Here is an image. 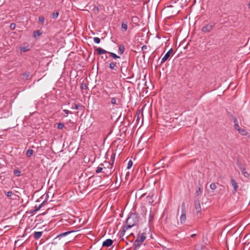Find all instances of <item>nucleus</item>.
Returning <instances> with one entry per match:
<instances>
[{"label": "nucleus", "mask_w": 250, "mask_h": 250, "mask_svg": "<svg viewBox=\"0 0 250 250\" xmlns=\"http://www.w3.org/2000/svg\"><path fill=\"white\" fill-rule=\"evenodd\" d=\"M234 125L238 124L237 119L235 118L234 120Z\"/></svg>", "instance_id": "36"}, {"label": "nucleus", "mask_w": 250, "mask_h": 250, "mask_svg": "<svg viewBox=\"0 0 250 250\" xmlns=\"http://www.w3.org/2000/svg\"><path fill=\"white\" fill-rule=\"evenodd\" d=\"M44 21V17L43 16H40L39 17V22L43 23Z\"/></svg>", "instance_id": "21"}, {"label": "nucleus", "mask_w": 250, "mask_h": 250, "mask_svg": "<svg viewBox=\"0 0 250 250\" xmlns=\"http://www.w3.org/2000/svg\"><path fill=\"white\" fill-rule=\"evenodd\" d=\"M29 76V74L26 73L23 74V77L25 79H27Z\"/></svg>", "instance_id": "33"}, {"label": "nucleus", "mask_w": 250, "mask_h": 250, "mask_svg": "<svg viewBox=\"0 0 250 250\" xmlns=\"http://www.w3.org/2000/svg\"><path fill=\"white\" fill-rule=\"evenodd\" d=\"M146 238V237L145 236V233L139 234L138 235L136 240L134 242V247L136 248L139 247L141 245L142 243L145 241Z\"/></svg>", "instance_id": "1"}, {"label": "nucleus", "mask_w": 250, "mask_h": 250, "mask_svg": "<svg viewBox=\"0 0 250 250\" xmlns=\"http://www.w3.org/2000/svg\"><path fill=\"white\" fill-rule=\"evenodd\" d=\"M57 127L58 129H62L64 127V125L62 123H59L58 124Z\"/></svg>", "instance_id": "22"}, {"label": "nucleus", "mask_w": 250, "mask_h": 250, "mask_svg": "<svg viewBox=\"0 0 250 250\" xmlns=\"http://www.w3.org/2000/svg\"><path fill=\"white\" fill-rule=\"evenodd\" d=\"M238 132L242 135H246L247 134V131L245 128H240Z\"/></svg>", "instance_id": "15"}, {"label": "nucleus", "mask_w": 250, "mask_h": 250, "mask_svg": "<svg viewBox=\"0 0 250 250\" xmlns=\"http://www.w3.org/2000/svg\"><path fill=\"white\" fill-rule=\"evenodd\" d=\"M132 165H133V162H132V161H131V160L129 161V162H128V164H127V169L130 168L132 166Z\"/></svg>", "instance_id": "20"}, {"label": "nucleus", "mask_w": 250, "mask_h": 250, "mask_svg": "<svg viewBox=\"0 0 250 250\" xmlns=\"http://www.w3.org/2000/svg\"><path fill=\"white\" fill-rule=\"evenodd\" d=\"M15 27H16V24L14 23H12L10 25V28L12 29H14L15 28Z\"/></svg>", "instance_id": "31"}, {"label": "nucleus", "mask_w": 250, "mask_h": 250, "mask_svg": "<svg viewBox=\"0 0 250 250\" xmlns=\"http://www.w3.org/2000/svg\"><path fill=\"white\" fill-rule=\"evenodd\" d=\"M34 34H37L38 35H40V32L39 31H35L34 32Z\"/></svg>", "instance_id": "35"}, {"label": "nucleus", "mask_w": 250, "mask_h": 250, "mask_svg": "<svg viewBox=\"0 0 250 250\" xmlns=\"http://www.w3.org/2000/svg\"><path fill=\"white\" fill-rule=\"evenodd\" d=\"M5 194L8 197H13L12 199L13 200H17L18 198H19V197L18 195L14 194L11 191H9L8 192H5Z\"/></svg>", "instance_id": "8"}, {"label": "nucleus", "mask_w": 250, "mask_h": 250, "mask_svg": "<svg viewBox=\"0 0 250 250\" xmlns=\"http://www.w3.org/2000/svg\"><path fill=\"white\" fill-rule=\"evenodd\" d=\"M103 169V167H98L97 170H96V172L97 173H100V172H102Z\"/></svg>", "instance_id": "23"}, {"label": "nucleus", "mask_w": 250, "mask_h": 250, "mask_svg": "<svg viewBox=\"0 0 250 250\" xmlns=\"http://www.w3.org/2000/svg\"><path fill=\"white\" fill-rule=\"evenodd\" d=\"M76 109H78V105H76V107H75Z\"/></svg>", "instance_id": "41"}, {"label": "nucleus", "mask_w": 250, "mask_h": 250, "mask_svg": "<svg viewBox=\"0 0 250 250\" xmlns=\"http://www.w3.org/2000/svg\"><path fill=\"white\" fill-rule=\"evenodd\" d=\"M248 6H249V8H250V1L249 2V3L248 4Z\"/></svg>", "instance_id": "40"}, {"label": "nucleus", "mask_w": 250, "mask_h": 250, "mask_svg": "<svg viewBox=\"0 0 250 250\" xmlns=\"http://www.w3.org/2000/svg\"><path fill=\"white\" fill-rule=\"evenodd\" d=\"M117 64H119V63H117L116 62H111L109 63V67L111 69L116 70V68L117 67Z\"/></svg>", "instance_id": "11"}, {"label": "nucleus", "mask_w": 250, "mask_h": 250, "mask_svg": "<svg viewBox=\"0 0 250 250\" xmlns=\"http://www.w3.org/2000/svg\"><path fill=\"white\" fill-rule=\"evenodd\" d=\"M202 193V189L201 188H199L198 190H197L196 192V193L197 195H199Z\"/></svg>", "instance_id": "28"}, {"label": "nucleus", "mask_w": 250, "mask_h": 250, "mask_svg": "<svg viewBox=\"0 0 250 250\" xmlns=\"http://www.w3.org/2000/svg\"><path fill=\"white\" fill-rule=\"evenodd\" d=\"M240 127L238 125V124L234 125V129L238 131L240 129Z\"/></svg>", "instance_id": "27"}, {"label": "nucleus", "mask_w": 250, "mask_h": 250, "mask_svg": "<svg viewBox=\"0 0 250 250\" xmlns=\"http://www.w3.org/2000/svg\"><path fill=\"white\" fill-rule=\"evenodd\" d=\"M209 187H210V188L212 190H214L216 189L217 188V185H216V184H215V183H211Z\"/></svg>", "instance_id": "18"}, {"label": "nucleus", "mask_w": 250, "mask_h": 250, "mask_svg": "<svg viewBox=\"0 0 250 250\" xmlns=\"http://www.w3.org/2000/svg\"><path fill=\"white\" fill-rule=\"evenodd\" d=\"M145 48H146V46H145V45H144V46H143L142 47V49H143V48H144V49H145Z\"/></svg>", "instance_id": "38"}, {"label": "nucleus", "mask_w": 250, "mask_h": 250, "mask_svg": "<svg viewBox=\"0 0 250 250\" xmlns=\"http://www.w3.org/2000/svg\"><path fill=\"white\" fill-rule=\"evenodd\" d=\"M230 183L231 186L233 187V190L232 191V193L233 194H235L236 192L238 191L239 188V186L236 182V180L231 177L230 180Z\"/></svg>", "instance_id": "2"}, {"label": "nucleus", "mask_w": 250, "mask_h": 250, "mask_svg": "<svg viewBox=\"0 0 250 250\" xmlns=\"http://www.w3.org/2000/svg\"><path fill=\"white\" fill-rule=\"evenodd\" d=\"M238 167L244 177L246 178H249L250 174L247 171L246 169L242 166V165L240 164L238 165Z\"/></svg>", "instance_id": "6"}, {"label": "nucleus", "mask_w": 250, "mask_h": 250, "mask_svg": "<svg viewBox=\"0 0 250 250\" xmlns=\"http://www.w3.org/2000/svg\"><path fill=\"white\" fill-rule=\"evenodd\" d=\"M195 208L197 213H200L201 212V206L199 201H196L195 202Z\"/></svg>", "instance_id": "9"}, {"label": "nucleus", "mask_w": 250, "mask_h": 250, "mask_svg": "<svg viewBox=\"0 0 250 250\" xmlns=\"http://www.w3.org/2000/svg\"><path fill=\"white\" fill-rule=\"evenodd\" d=\"M125 50V47L123 45H120L119 46V53L120 54H123Z\"/></svg>", "instance_id": "16"}, {"label": "nucleus", "mask_w": 250, "mask_h": 250, "mask_svg": "<svg viewBox=\"0 0 250 250\" xmlns=\"http://www.w3.org/2000/svg\"><path fill=\"white\" fill-rule=\"evenodd\" d=\"M113 243V241L111 239H106L103 243V247H109L112 245Z\"/></svg>", "instance_id": "10"}, {"label": "nucleus", "mask_w": 250, "mask_h": 250, "mask_svg": "<svg viewBox=\"0 0 250 250\" xmlns=\"http://www.w3.org/2000/svg\"><path fill=\"white\" fill-rule=\"evenodd\" d=\"M172 52V49H170L166 54L163 57L161 60V63H164L165 62H166L170 57L171 54Z\"/></svg>", "instance_id": "7"}, {"label": "nucleus", "mask_w": 250, "mask_h": 250, "mask_svg": "<svg viewBox=\"0 0 250 250\" xmlns=\"http://www.w3.org/2000/svg\"><path fill=\"white\" fill-rule=\"evenodd\" d=\"M63 111L67 114H68L70 112L67 109L63 110Z\"/></svg>", "instance_id": "34"}, {"label": "nucleus", "mask_w": 250, "mask_h": 250, "mask_svg": "<svg viewBox=\"0 0 250 250\" xmlns=\"http://www.w3.org/2000/svg\"><path fill=\"white\" fill-rule=\"evenodd\" d=\"M96 50H97V53L99 55L105 54V53L108 52H107L106 51H105V50L103 49V48H102L101 47H99V48H97Z\"/></svg>", "instance_id": "12"}, {"label": "nucleus", "mask_w": 250, "mask_h": 250, "mask_svg": "<svg viewBox=\"0 0 250 250\" xmlns=\"http://www.w3.org/2000/svg\"><path fill=\"white\" fill-rule=\"evenodd\" d=\"M195 235H196V234H193L191 235V237H194Z\"/></svg>", "instance_id": "37"}, {"label": "nucleus", "mask_w": 250, "mask_h": 250, "mask_svg": "<svg viewBox=\"0 0 250 250\" xmlns=\"http://www.w3.org/2000/svg\"><path fill=\"white\" fill-rule=\"evenodd\" d=\"M213 26L214 24L208 23L203 27L202 31L204 33L209 32L212 30Z\"/></svg>", "instance_id": "4"}, {"label": "nucleus", "mask_w": 250, "mask_h": 250, "mask_svg": "<svg viewBox=\"0 0 250 250\" xmlns=\"http://www.w3.org/2000/svg\"><path fill=\"white\" fill-rule=\"evenodd\" d=\"M42 235V232L41 231H37L35 232L34 233V237L37 239H39Z\"/></svg>", "instance_id": "13"}, {"label": "nucleus", "mask_w": 250, "mask_h": 250, "mask_svg": "<svg viewBox=\"0 0 250 250\" xmlns=\"http://www.w3.org/2000/svg\"><path fill=\"white\" fill-rule=\"evenodd\" d=\"M109 55L110 56L113 58V59H116L117 58H120V57L117 56L116 54H115V53H112V52H107Z\"/></svg>", "instance_id": "17"}, {"label": "nucleus", "mask_w": 250, "mask_h": 250, "mask_svg": "<svg viewBox=\"0 0 250 250\" xmlns=\"http://www.w3.org/2000/svg\"><path fill=\"white\" fill-rule=\"evenodd\" d=\"M122 29L124 31H126L127 29V22L123 21L122 23Z\"/></svg>", "instance_id": "14"}, {"label": "nucleus", "mask_w": 250, "mask_h": 250, "mask_svg": "<svg viewBox=\"0 0 250 250\" xmlns=\"http://www.w3.org/2000/svg\"><path fill=\"white\" fill-rule=\"evenodd\" d=\"M33 153V150L32 149H28L26 152V155L27 157H30Z\"/></svg>", "instance_id": "19"}, {"label": "nucleus", "mask_w": 250, "mask_h": 250, "mask_svg": "<svg viewBox=\"0 0 250 250\" xmlns=\"http://www.w3.org/2000/svg\"><path fill=\"white\" fill-rule=\"evenodd\" d=\"M185 203H183L182 205V214L180 216V222L181 223L183 224L184 223L186 220V212L185 211Z\"/></svg>", "instance_id": "5"}, {"label": "nucleus", "mask_w": 250, "mask_h": 250, "mask_svg": "<svg viewBox=\"0 0 250 250\" xmlns=\"http://www.w3.org/2000/svg\"><path fill=\"white\" fill-rule=\"evenodd\" d=\"M73 231H67V232H64V233H62V234H61L60 235V236H65L71 232H72Z\"/></svg>", "instance_id": "29"}, {"label": "nucleus", "mask_w": 250, "mask_h": 250, "mask_svg": "<svg viewBox=\"0 0 250 250\" xmlns=\"http://www.w3.org/2000/svg\"><path fill=\"white\" fill-rule=\"evenodd\" d=\"M21 50L22 51H23V52H25V51H27L28 50V49H27V47H25L21 48Z\"/></svg>", "instance_id": "32"}, {"label": "nucleus", "mask_w": 250, "mask_h": 250, "mask_svg": "<svg viewBox=\"0 0 250 250\" xmlns=\"http://www.w3.org/2000/svg\"><path fill=\"white\" fill-rule=\"evenodd\" d=\"M133 217H129L127 220H126V224H127V226H126V229H124V232H125V231L127 229H129V228H131L132 227H133L135 223V222H132V221L133 220Z\"/></svg>", "instance_id": "3"}, {"label": "nucleus", "mask_w": 250, "mask_h": 250, "mask_svg": "<svg viewBox=\"0 0 250 250\" xmlns=\"http://www.w3.org/2000/svg\"><path fill=\"white\" fill-rule=\"evenodd\" d=\"M14 173L17 176H19L20 175V171H19L18 170H15L14 171Z\"/></svg>", "instance_id": "30"}, {"label": "nucleus", "mask_w": 250, "mask_h": 250, "mask_svg": "<svg viewBox=\"0 0 250 250\" xmlns=\"http://www.w3.org/2000/svg\"><path fill=\"white\" fill-rule=\"evenodd\" d=\"M94 41L97 43H99L100 42V39L98 37H95L94 38Z\"/></svg>", "instance_id": "24"}, {"label": "nucleus", "mask_w": 250, "mask_h": 250, "mask_svg": "<svg viewBox=\"0 0 250 250\" xmlns=\"http://www.w3.org/2000/svg\"><path fill=\"white\" fill-rule=\"evenodd\" d=\"M111 103L112 104H116V99L115 98H112L111 99Z\"/></svg>", "instance_id": "25"}, {"label": "nucleus", "mask_w": 250, "mask_h": 250, "mask_svg": "<svg viewBox=\"0 0 250 250\" xmlns=\"http://www.w3.org/2000/svg\"><path fill=\"white\" fill-rule=\"evenodd\" d=\"M58 15H59V13L58 12L53 13L52 17L53 19H56L58 17Z\"/></svg>", "instance_id": "26"}, {"label": "nucleus", "mask_w": 250, "mask_h": 250, "mask_svg": "<svg viewBox=\"0 0 250 250\" xmlns=\"http://www.w3.org/2000/svg\"><path fill=\"white\" fill-rule=\"evenodd\" d=\"M145 48H146V46H145V45H144V46H143L142 47V49H143V48H144V49H145Z\"/></svg>", "instance_id": "39"}]
</instances>
